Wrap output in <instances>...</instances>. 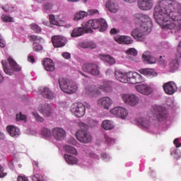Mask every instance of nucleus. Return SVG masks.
Listing matches in <instances>:
<instances>
[{
  "mask_svg": "<svg viewBox=\"0 0 181 181\" xmlns=\"http://www.w3.org/2000/svg\"><path fill=\"white\" fill-rule=\"evenodd\" d=\"M153 16L163 29L181 30V4L175 0H162L155 7Z\"/></svg>",
  "mask_w": 181,
  "mask_h": 181,
  "instance_id": "obj_1",
  "label": "nucleus"
},
{
  "mask_svg": "<svg viewBox=\"0 0 181 181\" xmlns=\"http://www.w3.org/2000/svg\"><path fill=\"white\" fill-rule=\"evenodd\" d=\"M135 22L140 26L134 28L131 33L132 36L138 42H144L146 35L151 32V19L146 15L136 13L134 15Z\"/></svg>",
  "mask_w": 181,
  "mask_h": 181,
  "instance_id": "obj_2",
  "label": "nucleus"
},
{
  "mask_svg": "<svg viewBox=\"0 0 181 181\" xmlns=\"http://www.w3.org/2000/svg\"><path fill=\"white\" fill-rule=\"evenodd\" d=\"M82 26L85 28L86 33H93V29H100V32H105L108 29V24L104 18L89 20L83 23Z\"/></svg>",
  "mask_w": 181,
  "mask_h": 181,
  "instance_id": "obj_3",
  "label": "nucleus"
},
{
  "mask_svg": "<svg viewBox=\"0 0 181 181\" xmlns=\"http://www.w3.org/2000/svg\"><path fill=\"white\" fill-rule=\"evenodd\" d=\"M59 85L60 89L66 94L76 93L78 87L73 80L64 78H59Z\"/></svg>",
  "mask_w": 181,
  "mask_h": 181,
  "instance_id": "obj_4",
  "label": "nucleus"
},
{
  "mask_svg": "<svg viewBox=\"0 0 181 181\" xmlns=\"http://www.w3.org/2000/svg\"><path fill=\"white\" fill-rule=\"evenodd\" d=\"M148 117L152 118L153 120L162 122L168 117V115L165 107L154 105L148 112Z\"/></svg>",
  "mask_w": 181,
  "mask_h": 181,
  "instance_id": "obj_5",
  "label": "nucleus"
},
{
  "mask_svg": "<svg viewBox=\"0 0 181 181\" xmlns=\"http://www.w3.org/2000/svg\"><path fill=\"white\" fill-rule=\"evenodd\" d=\"M8 62L11 65V66L12 67V69L8 68V63L6 60L1 61L4 71L7 75L13 76L14 74V71L16 72L21 71V66L18 64L12 57H9L8 59Z\"/></svg>",
  "mask_w": 181,
  "mask_h": 181,
  "instance_id": "obj_6",
  "label": "nucleus"
},
{
  "mask_svg": "<svg viewBox=\"0 0 181 181\" xmlns=\"http://www.w3.org/2000/svg\"><path fill=\"white\" fill-rule=\"evenodd\" d=\"M71 112L77 118H81L85 116L86 107L83 103H76L71 106Z\"/></svg>",
  "mask_w": 181,
  "mask_h": 181,
  "instance_id": "obj_7",
  "label": "nucleus"
},
{
  "mask_svg": "<svg viewBox=\"0 0 181 181\" xmlns=\"http://www.w3.org/2000/svg\"><path fill=\"white\" fill-rule=\"evenodd\" d=\"M82 70L93 76L100 74V67L94 63L86 62L82 65Z\"/></svg>",
  "mask_w": 181,
  "mask_h": 181,
  "instance_id": "obj_8",
  "label": "nucleus"
},
{
  "mask_svg": "<svg viewBox=\"0 0 181 181\" xmlns=\"http://www.w3.org/2000/svg\"><path fill=\"white\" fill-rule=\"evenodd\" d=\"M128 83L136 85L144 82L141 75L136 71L127 72Z\"/></svg>",
  "mask_w": 181,
  "mask_h": 181,
  "instance_id": "obj_9",
  "label": "nucleus"
},
{
  "mask_svg": "<svg viewBox=\"0 0 181 181\" xmlns=\"http://www.w3.org/2000/svg\"><path fill=\"white\" fill-rule=\"evenodd\" d=\"M78 141L81 143L87 144L92 141V136L86 130H78L76 134Z\"/></svg>",
  "mask_w": 181,
  "mask_h": 181,
  "instance_id": "obj_10",
  "label": "nucleus"
},
{
  "mask_svg": "<svg viewBox=\"0 0 181 181\" xmlns=\"http://www.w3.org/2000/svg\"><path fill=\"white\" fill-rule=\"evenodd\" d=\"M122 99L125 104L134 107L139 103V98L135 94H123Z\"/></svg>",
  "mask_w": 181,
  "mask_h": 181,
  "instance_id": "obj_11",
  "label": "nucleus"
},
{
  "mask_svg": "<svg viewBox=\"0 0 181 181\" xmlns=\"http://www.w3.org/2000/svg\"><path fill=\"white\" fill-rule=\"evenodd\" d=\"M52 43L55 48H62L66 45L67 39L62 35H54L52 37Z\"/></svg>",
  "mask_w": 181,
  "mask_h": 181,
  "instance_id": "obj_12",
  "label": "nucleus"
},
{
  "mask_svg": "<svg viewBox=\"0 0 181 181\" xmlns=\"http://www.w3.org/2000/svg\"><path fill=\"white\" fill-rule=\"evenodd\" d=\"M110 113L113 115L124 119L128 115V110L125 107H122L120 106L113 107L110 110Z\"/></svg>",
  "mask_w": 181,
  "mask_h": 181,
  "instance_id": "obj_13",
  "label": "nucleus"
},
{
  "mask_svg": "<svg viewBox=\"0 0 181 181\" xmlns=\"http://www.w3.org/2000/svg\"><path fill=\"white\" fill-rule=\"evenodd\" d=\"M52 134L57 141H62L66 136V131L59 127L53 128L52 129Z\"/></svg>",
  "mask_w": 181,
  "mask_h": 181,
  "instance_id": "obj_14",
  "label": "nucleus"
},
{
  "mask_svg": "<svg viewBox=\"0 0 181 181\" xmlns=\"http://www.w3.org/2000/svg\"><path fill=\"white\" fill-rule=\"evenodd\" d=\"M112 104V100L108 96L100 98L98 100V105L100 107H102L105 110H109Z\"/></svg>",
  "mask_w": 181,
  "mask_h": 181,
  "instance_id": "obj_15",
  "label": "nucleus"
},
{
  "mask_svg": "<svg viewBox=\"0 0 181 181\" xmlns=\"http://www.w3.org/2000/svg\"><path fill=\"white\" fill-rule=\"evenodd\" d=\"M163 88L168 95H173L177 91V86L173 81H169L163 84Z\"/></svg>",
  "mask_w": 181,
  "mask_h": 181,
  "instance_id": "obj_16",
  "label": "nucleus"
},
{
  "mask_svg": "<svg viewBox=\"0 0 181 181\" xmlns=\"http://www.w3.org/2000/svg\"><path fill=\"white\" fill-rule=\"evenodd\" d=\"M135 88L139 93L145 95H149L153 92V89L151 86L144 83L136 85Z\"/></svg>",
  "mask_w": 181,
  "mask_h": 181,
  "instance_id": "obj_17",
  "label": "nucleus"
},
{
  "mask_svg": "<svg viewBox=\"0 0 181 181\" xmlns=\"http://www.w3.org/2000/svg\"><path fill=\"white\" fill-rule=\"evenodd\" d=\"M42 64L43 65L45 70L47 71L52 72L55 70L54 62L51 59H44L42 62Z\"/></svg>",
  "mask_w": 181,
  "mask_h": 181,
  "instance_id": "obj_18",
  "label": "nucleus"
},
{
  "mask_svg": "<svg viewBox=\"0 0 181 181\" xmlns=\"http://www.w3.org/2000/svg\"><path fill=\"white\" fill-rule=\"evenodd\" d=\"M153 0H138V6L141 10H150L153 5Z\"/></svg>",
  "mask_w": 181,
  "mask_h": 181,
  "instance_id": "obj_19",
  "label": "nucleus"
},
{
  "mask_svg": "<svg viewBox=\"0 0 181 181\" xmlns=\"http://www.w3.org/2000/svg\"><path fill=\"white\" fill-rule=\"evenodd\" d=\"M98 88L103 92L111 93L112 91V82L110 81H104L98 85Z\"/></svg>",
  "mask_w": 181,
  "mask_h": 181,
  "instance_id": "obj_20",
  "label": "nucleus"
},
{
  "mask_svg": "<svg viewBox=\"0 0 181 181\" xmlns=\"http://www.w3.org/2000/svg\"><path fill=\"white\" fill-rule=\"evenodd\" d=\"M85 94L88 96L94 97L100 94V90L95 86H88L85 88Z\"/></svg>",
  "mask_w": 181,
  "mask_h": 181,
  "instance_id": "obj_21",
  "label": "nucleus"
},
{
  "mask_svg": "<svg viewBox=\"0 0 181 181\" xmlns=\"http://www.w3.org/2000/svg\"><path fill=\"white\" fill-rule=\"evenodd\" d=\"M40 94L45 98L49 100H53L55 97L54 92H52L49 88H41L39 90Z\"/></svg>",
  "mask_w": 181,
  "mask_h": 181,
  "instance_id": "obj_22",
  "label": "nucleus"
},
{
  "mask_svg": "<svg viewBox=\"0 0 181 181\" xmlns=\"http://www.w3.org/2000/svg\"><path fill=\"white\" fill-rule=\"evenodd\" d=\"M115 76L117 81L121 83H129L127 72H122L120 71H116L115 73Z\"/></svg>",
  "mask_w": 181,
  "mask_h": 181,
  "instance_id": "obj_23",
  "label": "nucleus"
},
{
  "mask_svg": "<svg viewBox=\"0 0 181 181\" xmlns=\"http://www.w3.org/2000/svg\"><path fill=\"white\" fill-rule=\"evenodd\" d=\"M87 33L86 28L84 26L76 28L73 30L71 36V37H79Z\"/></svg>",
  "mask_w": 181,
  "mask_h": 181,
  "instance_id": "obj_24",
  "label": "nucleus"
},
{
  "mask_svg": "<svg viewBox=\"0 0 181 181\" xmlns=\"http://www.w3.org/2000/svg\"><path fill=\"white\" fill-rule=\"evenodd\" d=\"M142 58L148 64H153L156 62V59L150 52H145L142 55Z\"/></svg>",
  "mask_w": 181,
  "mask_h": 181,
  "instance_id": "obj_25",
  "label": "nucleus"
},
{
  "mask_svg": "<svg viewBox=\"0 0 181 181\" xmlns=\"http://www.w3.org/2000/svg\"><path fill=\"white\" fill-rule=\"evenodd\" d=\"M39 111L43 115L44 117H50L52 114V107L51 105L45 104L42 106Z\"/></svg>",
  "mask_w": 181,
  "mask_h": 181,
  "instance_id": "obj_26",
  "label": "nucleus"
},
{
  "mask_svg": "<svg viewBox=\"0 0 181 181\" xmlns=\"http://www.w3.org/2000/svg\"><path fill=\"white\" fill-rule=\"evenodd\" d=\"M105 6L111 13H117L119 10L118 5L115 1L111 0L107 1Z\"/></svg>",
  "mask_w": 181,
  "mask_h": 181,
  "instance_id": "obj_27",
  "label": "nucleus"
},
{
  "mask_svg": "<svg viewBox=\"0 0 181 181\" xmlns=\"http://www.w3.org/2000/svg\"><path fill=\"white\" fill-rule=\"evenodd\" d=\"M99 58L102 61L107 63L110 66L114 65L116 63L115 59L108 54H99Z\"/></svg>",
  "mask_w": 181,
  "mask_h": 181,
  "instance_id": "obj_28",
  "label": "nucleus"
},
{
  "mask_svg": "<svg viewBox=\"0 0 181 181\" xmlns=\"http://www.w3.org/2000/svg\"><path fill=\"white\" fill-rule=\"evenodd\" d=\"M115 41L120 45H132L133 43V40L131 39V37L126 35L119 37L117 39H115Z\"/></svg>",
  "mask_w": 181,
  "mask_h": 181,
  "instance_id": "obj_29",
  "label": "nucleus"
},
{
  "mask_svg": "<svg viewBox=\"0 0 181 181\" xmlns=\"http://www.w3.org/2000/svg\"><path fill=\"white\" fill-rule=\"evenodd\" d=\"M136 122L145 129H148L151 126V121L147 117H139L136 119Z\"/></svg>",
  "mask_w": 181,
  "mask_h": 181,
  "instance_id": "obj_30",
  "label": "nucleus"
},
{
  "mask_svg": "<svg viewBox=\"0 0 181 181\" xmlns=\"http://www.w3.org/2000/svg\"><path fill=\"white\" fill-rule=\"evenodd\" d=\"M6 129L12 137H18L20 135L19 129L14 126H8Z\"/></svg>",
  "mask_w": 181,
  "mask_h": 181,
  "instance_id": "obj_31",
  "label": "nucleus"
},
{
  "mask_svg": "<svg viewBox=\"0 0 181 181\" xmlns=\"http://www.w3.org/2000/svg\"><path fill=\"white\" fill-rule=\"evenodd\" d=\"M140 74L148 76H157V73L152 69H141L139 71Z\"/></svg>",
  "mask_w": 181,
  "mask_h": 181,
  "instance_id": "obj_32",
  "label": "nucleus"
},
{
  "mask_svg": "<svg viewBox=\"0 0 181 181\" xmlns=\"http://www.w3.org/2000/svg\"><path fill=\"white\" fill-rule=\"evenodd\" d=\"M64 157L66 162L69 165H75L78 163V159L73 156L65 154Z\"/></svg>",
  "mask_w": 181,
  "mask_h": 181,
  "instance_id": "obj_33",
  "label": "nucleus"
},
{
  "mask_svg": "<svg viewBox=\"0 0 181 181\" xmlns=\"http://www.w3.org/2000/svg\"><path fill=\"white\" fill-rule=\"evenodd\" d=\"M80 47L83 49H95V47H97V45L93 42H84L80 44Z\"/></svg>",
  "mask_w": 181,
  "mask_h": 181,
  "instance_id": "obj_34",
  "label": "nucleus"
},
{
  "mask_svg": "<svg viewBox=\"0 0 181 181\" xmlns=\"http://www.w3.org/2000/svg\"><path fill=\"white\" fill-rule=\"evenodd\" d=\"M170 67L171 71L174 72L177 71L180 67L179 61L177 59L171 60V62L170 63Z\"/></svg>",
  "mask_w": 181,
  "mask_h": 181,
  "instance_id": "obj_35",
  "label": "nucleus"
},
{
  "mask_svg": "<svg viewBox=\"0 0 181 181\" xmlns=\"http://www.w3.org/2000/svg\"><path fill=\"white\" fill-rule=\"evenodd\" d=\"M28 39L33 43H40L43 40L42 37L35 35H28Z\"/></svg>",
  "mask_w": 181,
  "mask_h": 181,
  "instance_id": "obj_36",
  "label": "nucleus"
},
{
  "mask_svg": "<svg viewBox=\"0 0 181 181\" xmlns=\"http://www.w3.org/2000/svg\"><path fill=\"white\" fill-rule=\"evenodd\" d=\"M49 20L52 25H54L55 26H61L62 21H57L54 16V15L50 14L49 16Z\"/></svg>",
  "mask_w": 181,
  "mask_h": 181,
  "instance_id": "obj_37",
  "label": "nucleus"
},
{
  "mask_svg": "<svg viewBox=\"0 0 181 181\" xmlns=\"http://www.w3.org/2000/svg\"><path fill=\"white\" fill-rule=\"evenodd\" d=\"M102 127L105 130H110V129H113L114 125L111 121L105 120L103 122Z\"/></svg>",
  "mask_w": 181,
  "mask_h": 181,
  "instance_id": "obj_38",
  "label": "nucleus"
},
{
  "mask_svg": "<svg viewBox=\"0 0 181 181\" xmlns=\"http://www.w3.org/2000/svg\"><path fill=\"white\" fill-rule=\"evenodd\" d=\"M88 16V13H87V12L80 11V12L76 13L74 15V20L78 21V20H81V19L85 18L86 16Z\"/></svg>",
  "mask_w": 181,
  "mask_h": 181,
  "instance_id": "obj_39",
  "label": "nucleus"
},
{
  "mask_svg": "<svg viewBox=\"0 0 181 181\" xmlns=\"http://www.w3.org/2000/svg\"><path fill=\"white\" fill-rule=\"evenodd\" d=\"M30 28L33 30L35 33H41L42 28L36 23H32L30 25Z\"/></svg>",
  "mask_w": 181,
  "mask_h": 181,
  "instance_id": "obj_40",
  "label": "nucleus"
},
{
  "mask_svg": "<svg viewBox=\"0 0 181 181\" xmlns=\"http://www.w3.org/2000/svg\"><path fill=\"white\" fill-rule=\"evenodd\" d=\"M41 134L44 137H50L52 136L51 130L46 127H42L41 129Z\"/></svg>",
  "mask_w": 181,
  "mask_h": 181,
  "instance_id": "obj_41",
  "label": "nucleus"
},
{
  "mask_svg": "<svg viewBox=\"0 0 181 181\" xmlns=\"http://www.w3.org/2000/svg\"><path fill=\"white\" fill-rule=\"evenodd\" d=\"M40 43V42L33 43V49L35 52H39L43 50V47Z\"/></svg>",
  "mask_w": 181,
  "mask_h": 181,
  "instance_id": "obj_42",
  "label": "nucleus"
},
{
  "mask_svg": "<svg viewBox=\"0 0 181 181\" xmlns=\"http://www.w3.org/2000/svg\"><path fill=\"white\" fill-rule=\"evenodd\" d=\"M65 151L66 153H71V154H76L77 150L71 146H65Z\"/></svg>",
  "mask_w": 181,
  "mask_h": 181,
  "instance_id": "obj_43",
  "label": "nucleus"
},
{
  "mask_svg": "<svg viewBox=\"0 0 181 181\" xmlns=\"http://www.w3.org/2000/svg\"><path fill=\"white\" fill-rule=\"evenodd\" d=\"M126 54L127 55H131L133 57H136L137 55V51L134 48H129L126 51Z\"/></svg>",
  "mask_w": 181,
  "mask_h": 181,
  "instance_id": "obj_44",
  "label": "nucleus"
},
{
  "mask_svg": "<svg viewBox=\"0 0 181 181\" xmlns=\"http://www.w3.org/2000/svg\"><path fill=\"white\" fill-rule=\"evenodd\" d=\"M33 116L34 117L36 122H43L44 119L38 115V113H35V112H32Z\"/></svg>",
  "mask_w": 181,
  "mask_h": 181,
  "instance_id": "obj_45",
  "label": "nucleus"
},
{
  "mask_svg": "<svg viewBox=\"0 0 181 181\" xmlns=\"http://www.w3.org/2000/svg\"><path fill=\"white\" fill-rule=\"evenodd\" d=\"M16 119H17V121H26L27 117L25 115H23L21 112H20V113H18L16 115Z\"/></svg>",
  "mask_w": 181,
  "mask_h": 181,
  "instance_id": "obj_46",
  "label": "nucleus"
},
{
  "mask_svg": "<svg viewBox=\"0 0 181 181\" xmlns=\"http://www.w3.org/2000/svg\"><path fill=\"white\" fill-rule=\"evenodd\" d=\"M4 168L0 165V178H3L7 175L6 173H4Z\"/></svg>",
  "mask_w": 181,
  "mask_h": 181,
  "instance_id": "obj_47",
  "label": "nucleus"
},
{
  "mask_svg": "<svg viewBox=\"0 0 181 181\" xmlns=\"http://www.w3.org/2000/svg\"><path fill=\"white\" fill-rule=\"evenodd\" d=\"M86 13H88V15L89 16H94L95 14H98V10L97 9H90L88 11V12H86Z\"/></svg>",
  "mask_w": 181,
  "mask_h": 181,
  "instance_id": "obj_48",
  "label": "nucleus"
},
{
  "mask_svg": "<svg viewBox=\"0 0 181 181\" xmlns=\"http://www.w3.org/2000/svg\"><path fill=\"white\" fill-rule=\"evenodd\" d=\"M2 20L5 22H12L13 21V18L8 16H2Z\"/></svg>",
  "mask_w": 181,
  "mask_h": 181,
  "instance_id": "obj_49",
  "label": "nucleus"
},
{
  "mask_svg": "<svg viewBox=\"0 0 181 181\" xmlns=\"http://www.w3.org/2000/svg\"><path fill=\"white\" fill-rule=\"evenodd\" d=\"M105 139L107 141V143L108 144H113L115 143V140H113L112 139L108 137V136L105 135Z\"/></svg>",
  "mask_w": 181,
  "mask_h": 181,
  "instance_id": "obj_50",
  "label": "nucleus"
},
{
  "mask_svg": "<svg viewBox=\"0 0 181 181\" xmlns=\"http://www.w3.org/2000/svg\"><path fill=\"white\" fill-rule=\"evenodd\" d=\"M62 56L66 59H69L71 58V54L69 52H64L62 54Z\"/></svg>",
  "mask_w": 181,
  "mask_h": 181,
  "instance_id": "obj_51",
  "label": "nucleus"
},
{
  "mask_svg": "<svg viewBox=\"0 0 181 181\" xmlns=\"http://www.w3.org/2000/svg\"><path fill=\"white\" fill-rule=\"evenodd\" d=\"M17 180H18V181H29V180L27 177L21 176V175H19L18 177H17Z\"/></svg>",
  "mask_w": 181,
  "mask_h": 181,
  "instance_id": "obj_52",
  "label": "nucleus"
},
{
  "mask_svg": "<svg viewBox=\"0 0 181 181\" xmlns=\"http://www.w3.org/2000/svg\"><path fill=\"white\" fill-rule=\"evenodd\" d=\"M6 46V42L4 40L3 37L0 35V47L4 48Z\"/></svg>",
  "mask_w": 181,
  "mask_h": 181,
  "instance_id": "obj_53",
  "label": "nucleus"
},
{
  "mask_svg": "<svg viewBox=\"0 0 181 181\" xmlns=\"http://www.w3.org/2000/svg\"><path fill=\"white\" fill-rule=\"evenodd\" d=\"M78 126L81 129H86L88 127V125L84 122L78 123Z\"/></svg>",
  "mask_w": 181,
  "mask_h": 181,
  "instance_id": "obj_54",
  "label": "nucleus"
},
{
  "mask_svg": "<svg viewBox=\"0 0 181 181\" xmlns=\"http://www.w3.org/2000/svg\"><path fill=\"white\" fill-rule=\"evenodd\" d=\"M52 7V5L50 3H46L44 6V8L45 10H50Z\"/></svg>",
  "mask_w": 181,
  "mask_h": 181,
  "instance_id": "obj_55",
  "label": "nucleus"
},
{
  "mask_svg": "<svg viewBox=\"0 0 181 181\" xmlns=\"http://www.w3.org/2000/svg\"><path fill=\"white\" fill-rule=\"evenodd\" d=\"M174 144L177 148H180L181 146V144L179 142V139H174Z\"/></svg>",
  "mask_w": 181,
  "mask_h": 181,
  "instance_id": "obj_56",
  "label": "nucleus"
},
{
  "mask_svg": "<svg viewBox=\"0 0 181 181\" xmlns=\"http://www.w3.org/2000/svg\"><path fill=\"white\" fill-rule=\"evenodd\" d=\"M28 61H29L30 63H32V64L35 63V59L34 56H33V55L28 56Z\"/></svg>",
  "mask_w": 181,
  "mask_h": 181,
  "instance_id": "obj_57",
  "label": "nucleus"
},
{
  "mask_svg": "<svg viewBox=\"0 0 181 181\" xmlns=\"http://www.w3.org/2000/svg\"><path fill=\"white\" fill-rule=\"evenodd\" d=\"M160 62L161 63V64H165V56L160 57Z\"/></svg>",
  "mask_w": 181,
  "mask_h": 181,
  "instance_id": "obj_58",
  "label": "nucleus"
},
{
  "mask_svg": "<svg viewBox=\"0 0 181 181\" xmlns=\"http://www.w3.org/2000/svg\"><path fill=\"white\" fill-rule=\"evenodd\" d=\"M111 35H116L117 33V30L115 28H112L110 30Z\"/></svg>",
  "mask_w": 181,
  "mask_h": 181,
  "instance_id": "obj_59",
  "label": "nucleus"
},
{
  "mask_svg": "<svg viewBox=\"0 0 181 181\" xmlns=\"http://www.w3.org/2000/svg\"><path fill=\"white\" fill-rule=\"evenodd\" d=\"M177 52H178V54H181V44L180 43V45H178V47H177Z\"/></svg>",
  "mask_w": 181,
  "mask_h": 181,
  "instance_id": "obj_60",
  "label": "nucleus"
},
{
  "mask_svg": "<svg viewBox=\"0 0 181 181\" xmlns=\"http://www.w3.org/2000/svg\"><path fill=\"white\" fill-rule=\"evenodd\" d=\"M4 80V76L0 74V83H2Z\"/></svg>",
  "mask_w": 181,
  "mask_h": 181,
  "instance_id": "obj_61",
  "label": "nucleus"
},
{
  "mask_svg": "<svg viewBox=\"0 0 181 181\" xmlns=\"http://www.w3.org/2000/svg\"><path fill=\"white\" fill-rule=\"evenodd\" d=\"M124 1L129 2V3H133V2L136 1V0H124Z\"/></svg>",
  "mask_w": 181,
  "mask_h": 181,
  "instance_id": "obj_62",
  "label": "nucleus"
},
{
  "mask_svg": "<svg viewBox=\"0 0 181 181\" xmlns=\"http://www.w3.org/2000/svg\"><path fill=\"white\" fill-rule=\"evenodd\" d=\"M177 152H175V156H174V158H175L176 159H179L181 157V155H178V156H176Z\"/></svg>",
  "mask_w": 181,
  "mask_h": 181,
  "instance_id": "obj_63",
  "label": "nucleus"
},
{
  "mask_svg": "<svg viewBox=\"0 0 181 181\" xmlns=\"http://www.w3.org/2000/svg\"><path fill=\"white\" fill-rule=\"evenodd\" d=\"M67 1H69V2H78L80 0H67Z\"/></svg>",
  "mask_w": 181,
  "mask_h": 181,
  "instance_id": "obj_64",
  "label": "nucleus"
}]
</instances>
